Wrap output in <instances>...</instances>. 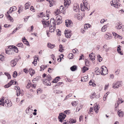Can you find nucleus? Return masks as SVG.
Masks as SVG:
<instances>
[{
    "instance_id": "obj_1",
    "label": "nucleus",
    "mask_w": 124,
    "mask_h": 124,
    "mask_svg": "<svg viewBox=\"0 0 124 124\" xmlns=\"http://www.w3.org/2000/svg\"><path fill=\"white\" fill-rule=\"evenodd\" d=\"M66 116L65 114L62 113H60L59 116L58 117V118L59 121L62 123Z\"/></svg>"
},
{
    "instance_id": "obj_2",
    "label": "nucleus",
    "mask_w": 124,
    "mask_h": 124,
    "mask_svg": "<svg viewBox=\"0 0 124 124\" xmlns=\"http://www.w3.org/2000/svg\"><path fill=\"white\" fill-rule=\"evenodd\" d=\"M83 3L84 7L85 8V9H86L88 10H90V7L89 6V4L88 3V1L86 0H83Z\"/></svg>"
},
{
    "instance_id": "obj_3",
    "label": "nucleus",
    "mask_w": 124,
    "mask_h": 124,
    "mask_svg": "<svg viewBox=\"0 0 124 124\" xmlns=\"http://www.w3.org/2000/svg\"><path fill=\"white\" fill-rule=\"evenodd\" d=\"M121 85V82L119 81L115 83H114L112 85V87L114 89L118 88L119 86H120Z\"/></svg>"
},
{
    "instance_id": "obj_4",
    "label": "nucleus",
    "mask_w": 124,
    "mask_h": 124,
    "mask_svg": "<svg viewBox=\"0 0 124 124\" xmlns=\"http://www.w3.org/2000/svg\"><path fill=\"white\" fill-rule=\"evenodd\" d=\"M18 60L17 58H15L12 60L10 62L11 65L12 67H14L16 65Z\"/></svg>"
},
{
    "instance_id": "obj_5",
    "label": "nucleus",
    "mask_w": 124,
    "mask_h": 124,
    "mask_svg": "<svg viewBox=\"0 0 124 124\" xmlns=\"http://www.w3.org/2000/svg\"><path fill=\"white\" fill-rule=\"evenodd\" d=\"M65 24L66 25L67 27H70L73 25V23L70 20H66Z\"/></svg>"
},
{
    "instance_id": "obj_6",
    "label": "nucleus",
    "mask_w": 124,
    "mask_h": 124,
    "mask_svg": "<svg viewBox=\"0 0 124 124\" xmlns=\"http://www.w3.org/2000/svg\"><path fill=\"white\" fill-rule=\"evenodd\" d=\"M65 36L67 38H70L71 35V31H68L65 30Z\"/></svg>"
},
{
    "instance_id": "obj_7",
    "label": "nucleus",
    "mask_w": 124,
    "mask_h": 124,
    "mask_svg": "<svg viewBox=\"0 0 124 124\" xmlns=\"http://www.w3.org/2000/svg\"><path fill=\"white\" fill-rule=\"evenodd\" d=\"M51 26L49 27L50 31L51 32H54V31L55 30V24H54V25L51 24Z\"/></svg>"
},
{
    "instance_id": "obj_8",
    "label": "nucleus",
    "mask_w": 124,
    "mask_h": 124,
    "mask_svg": "<svg viewBox=\"0 0 124 124\" xmlns=\"http://www.w3.org/2000/svg\"><path fill=\"white\" fill-rule=\"evenodd\" d=\"M43 82L45 85H51V83L46 81V79H44L43 80Z\"/></svg>"
},
{
    "instance_id": "obj_9",
    "label": "nucleus",
    "mask_w": 124,
    "mask_h": 124,
    "mask_svg": "<svg viewBox=\"0 0 124 124\" xmlns=\"http://www.w3.org/2000/svg\"><path fill=\"white\" fill-rule=\"evenodd\" d=\"M22 40L24 43L27 46H29L28 42L27 40L25 37H24L23 38H22Z\"/></svg>"
},
{
    "instance_id": "obj_10",
    "label": "nucleus",
    "mask_w": 124,
    "mask_h": 124,
    "mask_svg": "<svg viewBox=\"0 0 124 124\" xmlns=\"http://www.w3.org/2000/svg\"><path fill=\"white\" fill-rule=\"evenodd\" d=\"M106 69V70H107V72H108V69H107V68L105 66H102V67L101 68L102 70H101V74L102 75H105L106 74H107V73H104L103 72V71H104V67Z\"/></svg>"
},
{
    "instance_id": "obj_11",
    "label": "nucleus",
    "mask_w": 124,
    "mask_h": 124,
    "mask_svg": "<svg viewBox=\"0 0 124 124\" xmlns=\"http://www.w3.org/2000/svg\"><path fill=\"white\" fill-rule=\"evenodd\" d=\"M71 1L70 0H64V4L65 6L66 7L67 5H69V3H70Z\"/></svg>"
},
{
    "instance_id": "obj_12",
    "label": "nucleus",
    "mask_w": 124,
    "mask_h": 124,
    "mask_svg": "<svg viewBox=\"0 0 124 124\" xmlns=\"http://www.w3.org/2000/svg\"><path fill=\"white\" fill-rule=\"evenodd\" d=\"M17 9L16 8L15 6L11 8H10L9 12L10 13H11L13 11L16 10Z\"/></svg>"
},
{
    "instance_id": "obj_13",
    "label": "nucleus",
    "mask_w": 124,
    "mask_h": 124,
    "mask_svg": "<svg viewBox=\"0 0 124 124\" xmlns=\"http://www.w3.org/2000/svg\"><path fill=\"white\" fill-rule=\"evenodd\" d=\"M77 69V66L76 65H74L70 68V70L72 71H75Z\"/></svg>"
},
{
    "instance_id": "obj_14",
    "label": "nucleus",
    "mask_w": 124,
    "mask_h": 124,
    "mask_svg": "<svg viewBox=\"0 0 124 124\" xmlns=\"http://www.w3.org/2000/svg\"><path fill=\"white\" fill-rule=\"evenodd\" d=\"M29 73L31 75V76H32L35 73V71L34 70L32 69V68H30L29 69Z\"/></svg>"
},
{
    "instance_id": "obj_15",
    "label": "nucleus",
    "mask_w": 124,
    "mask_h": 124,
    "mask_svg": "<svg viewBox=\"0 0 124 124\" xmlns=\"http://www.w3.org/2000/svg\"><path fill=\"white\" fill-rule=\"evenodd\" d=\"M117 113L120 117H122L123 116V111H121L120 110H118Z\"/></svg>"
},
{
    "instance_id": "obj_16",
    "label": "nucleus",
    "mask_w": 124,
    "mask_h": 124,
    "mask_svg": "<svg viewBox=\"0 0 124 124\" xmlns=\"http://www.w3.org/2000/svg\"><path fill=\"white\" fill-rule=\"evenodd\" d=\"M4 97H3L2 98L0 99V105H2L3 106H4Z\"/></svg>"
},
{
    "instance_id": "obj_17",
    "label": "nucleus",
    "mask_w": 124,
    "mask_h": 124,
    "mask_svg": "<svg viewBox=\"0 0 124 124\" xmlns=\"http://www.w3.org/2000/svg\"><path fill=\"white\" fill-rule=\"evenodd\" d=\"M47 46L48 47L51 49H53L54 47H55V45L49 43H48Z\"/></svg>"
},
{
    "instance_id": "obj_18",
    "label": "nucleus",
    "mask_w": 124,
    "mask_h": 124,
    "mask_svg": "<svg viewBox=\"0 0 124 124\" xmlns=\"http://www.w3.org/2000/svg\"><path fill=\"white\" fill-rule=\"evenodd\" d=\"M121 47V46L120 45H118L117 46V51L118 52V53H119V54H120L121 55H123V53L121 52V49L120 48Z\"/></svg>"
},
{
    "instance_id": "obj_19",
    "label": "nucleus",
    "mask_w": 124,
    "mask_h": 124,
    "mask_svg": "<svg viewBox=\"0 0 124 124\" xmlns=\"http://www.w3.org/2000/svg\"><path fill=\"white\" fill-rule=\"evenodd\" d=\"M99 108V107L98 108V106L97 105H96L95 106V107H94V110H95L96 113H97L98 112Z\"/></svg>"
},
{
    "instance_id": "obj_20",
    "label": "nucleus",
    "mask_w": 124,
    "mask_h": 124,
    "mask_svg": "<svg viewBox=\"0 0 124 124\" xmlns=\"http://www.w3.org/2000/svg\"><path fill=\"white\" fill-rule=\"evenodd\" d=\"M85 64L86 66H87L89 67L90 65V62L88 60L86 59H85Z\"/></svg>"
},
{
    "instance_id": "obj_21",
    "label": "nucleus",
    "mask_w": 124,
    "mask_h": 124,
    "mask_svg": "<svg viewBox=\"0 0 124 124\" xmlns=\"http://www.w3.org/2000/svg\"><path fill=\"white\" fill-rule=\"evenodd\" d=\"M47 78L46 79V81H47L48 82H50V81L51 80L52 78L51 77L50 75L48 74L46 77Z\"/></svg>"
},
{
    "instance_id": "obj_22",
    "label": "nucleus",
    "mask_w": 124,
    "mask_h": 124,
    "mask_svg": "<svg viewBox=\"0 0 124 124\" xmlns=\"http://www.w3.org/2000/svg\"><path fill=\"white\" fill-rule=\"evenodd\" d=\"M121 24H119L118 23H117L116 24V28L118 29H119L121 28L122 26H121Z\"/></svg>"
},
{
    "instance_id": "obj_23",
    "label": "nucleus",
    "mask_w": 124,
    "mask_h": 124,
    "mask_svg": "<svg viewBox=\"0 0 124 124\" xmlns=\"http://www.w3.org/2000/svg\"><path fill=\"white\" fill-rule=\"evenodd\" d=\"M92 56V53L89 54V57L90 59H91L92 61H93L95 60V55H94V56Z\"/></svg>"
},
{
    "instance_id": "obj_24",
    "label": "nucleus",
    "mask_w": 124,
    "mask_h": 124,
    "mask_svg": "<svg viewBox=\"0 0 124 124\" xmlns=\"http://www.w3.org/2000/svg\"><path fill=\"white\" fill-rule=\"evenodd\" d=\"M70 121L68 122V123H71V124H73L76 123V119H73L70 118Z\"/></svg>"
},
{
    "instance_id": "obj_25",
    "label": "nucleus",
    "mask_w": 124,
    "mask_h": 124,
    "mask_svg": "<svg viewBox=\"0 0 124 124\" xmlns=\"http://www.w3.org/2000/svg\"><path fill=\"white\" fill-rule=\"evenodd\" d=\"M54 93L57 94H60L61 93H62V91H60L59 90H57L56 89H54L53 90Z\"/></svg>"
},
{
    "instance_id": "obj_26",
    "label": "nucleus",
    "mask_w": 124,
    "mask_h": 124,
    "mask_svg": "<svg viewBox=\"0 0 124 124\" xmlns=\"http://www.w3.org/2000/svg\"><path fill=\"white\" fill-rule=\"evenodd\" d=\"M8 49H6L5 50L6 53L7 54H12V53H11V50Z\"/></svg>"
},
{
    "instance_id": "obj_27",
    "label": "nucleus",
    "mask_w": 124,
    "mask_h": 124,
    "mask_svg": "<svg viewBox=\"0 0 124 124\" xmlns=\"http://www.w3.org/2000/svg\"><path fill=\"white\" fill-rule=\"evenodd\" d=\"M54 19L53 18H51L50 20V24H52V25H54V24H55L54 23Z\"/></svg>"
},
{
    "instance_id": "obj_28",
    "label": "nucleus",
    "mask_w": 124,
    "mask_h": 124,
    "mask_svg": "<svg viewBox=\"0 0 124 124\" xmlns=\"http://www.w3.org/2000/svg\"><path fill=\"white\" fill-rule=\"evenodd\" d=\"M63 46L62 45L60 44L59 45V51L62 52H63Z\"/></svg>"
},
{
    "instance_id": "obj_29",
    "label": "nucleus",
    "mask_w": 124,
    "mask_h": 124,
    "mask_svg": "<svg viewBox=\"0 0 124 124\" xmlns=\"http://www.w3.org/2000/svg\"><path fill=\"white\" fill-rule=\"evenodd\" d=\"M107 27V26L106 25H104L102 28L101 30L102 31L104 32L106 30V28Z\"/></svg>"
},
{
    "instance_id": "obj_30",
    "label": "nucleus",
    "mask_w": 124,
    "mask_h": 124,
    "mask_svg": "<svg viewBox=\"0 0 124 124\" xmlns=\"http://www.w3.org/2000/svg\"><path fill=\"white\" fill-rule=\"evenodd\" d=\"M65 9L63 7V6H61L60 7L59 10L60 11V12H62V11H64Z\"/></svg>"
},
{
    "instance_id": "obj_31",
    "label": "nucleus",
    "mask_w": 124,
    "mask_h": 124,
    "mask_svg": "<svg viewBox=\"0 0 124 124\" xmlns=\"http://www.w3.org/2000/svg\"><path fill=\"white\" fill-rule=\"evenodd\" d=\"M96 93L94 92L93 93H92L91 95L90 96V98L92 99H93L95 97Z\"/></svg>"
},
{
    "instance_id": "obj_32",
    "label": "nucleus",
    "mask_w": 124,
    "mask_h": 124,
    "mask_svg": "<svg viewBox=\"0 0 124 124\" xmlns=\"http://www.w3.org/2000/svg\"><path fill=\"white\" fill-rule=\"evenodd\" d=\"M15 51L16 53H18V50L16 46H15V47H14L12 51Z\"/></svg>"
},
{
    "instance_id": "obj_33",
    "label": "nucleus",
    "mask_w": 124,
    "mask_h": 124,
    "mask_svg": "<svg viewBox=\"0 0 124 124\" xmlns=\"http://www.w3.org/2000/svg\"><path fill=\"white\" fill-rule=\"evenodd\" d=\"M97 57L98 59L99 62H101L102 60V58L99 54H98V55L97 56Z\"/></svg>"
},
{
    "instance_id": "obj_34",
    "label": "nucleus",
    "mask_w": 124,
    "mask_h": 124,
    "mask_svg": "<svg viewBox=\"0 0 124 124\" xmlns=\"http://www.w3.org/2000/svg\"><path fill=\"white\" fill-rule=\"evenodd\" d=\"M16 46L18 47H21L22 48H23L24 47V46L23 45V44L22 43H18Z\"/></svg>"
},
{
    "instance_id": "obj_35",
    "label": "nucleus",
    "mask_w": 124,
    "mask_h": 124,
    "mask_svg": "<svg viewBox=\"0 0 124 124\" xmlns=\"http://www.w3.org/2000/svg\"><path fill=\"white\" fill-rule=\"evenodd\" d=\"M40 78V76H37L35 78H34L33 79V81H37Z\"/></svg>"
},
{
    "instance_id": "obj_36",
    "label": "nucleus",
    "mask_w": 124,
    "mask_h": 124,
    "mask_svg": "<svg viewBox=\"0 0 124 124\" xmlns=\"http://www.w3.org/2000/svg\"><path fill=\"white\" fill-rule=\"evenodd\" d=\"M25 9L26 10L29 7L30 5L28 3H27L25 4Z\"/></svg>"
},
{
    "instance_id": "obj_37",
    "label": "nucleus",
    "mask_w": 124,
    "mask_h": 124,
    "mask_svg": "<svg viewBox=\"0 0 124 124\" xmlns=\"http://www.w3.org/2000/svg\"><path fill=\"white\" fill-rule=\"evenodd\" d=\"M21 28V27H20L19 26L18 27H17L12 32V34H14L15 32H16L17 30Z\"/></svg>"
},
{
    "instance_id": "obj_38",
    "label": "nucleus",
    "mask_w": 124,
    "mask_h": 124,
    "mask_svg": "<svg viewBox=\"0 0 124 124\" xmlns=\"http://www.w3.org/2000/svg\"><path fill=\"white\" fill-rule=\"evenodd\" d=\"M14 47H15V46L13 45L9 46H8V50H11V51H12L13 50V48Z\"/></svg>"
},
{
    "instance_id": "obj_39",
    "label": "nucleus",
    "mask_w": 124,
    "mask_h": 124,
    "mask_svg": "<svg viewBox=\"0 0 124 124\" xmlns=\"http://www.w3.org/2000/svg\"><path fill=\"white\" fill-rule=\"evenodd\" d=\"M5 105L7 107H9L11 106L12 105V103L11 102H10L9 103H7V104H5Z\"/></svg>"
},
{
    "instance_id": "obj_40",
    "label": "nucleus",
    "mask_w": 124,
    "mask_h": 124,
    "mask_svg": "<svg viewBox=\"0 0 124 124\" xmlns=\"http://www.w3.org/2000/svg\"><path fill=\"white\" fill-rule=\"evenodd\" d=\"M110 3L111 6H113L115 7L116 8V6H115V5H117V4H116L115 3H114L113 1H112L110 2Z\"/></svg>"
},
{
    "instance_id": "obj_41",
    "label": "nucleus",
    "mask_w": 124,
    "mask_h": 124,
    "mask_svg": "<svg viewBox=\"0 0 124 124\" xmlns=\"http://www.w3.org/2000/svg\"><path fill=\"white\" fill-rule=\"evenodd\" d=\"M57 24L58 25L60 24V23H62V20H60V18H58V19L57 20Z\"/></svg>"
},
{
    "instance_id": "obj_42",
    "label": "nucleus",
    "mask_w": 124,
    "mask_h": 124,
    "mask_svg": "<svg viewBox=\"0 0 124 124\" xmlns=\"http://www.w3.org/2000/svg\"><path fill=\"white\" fill-rule=\"evenodd\" d=\"M30 109V108H27L26 110V113L28 115L30 114L29 110Z\"/></svg>"
},
{
    "instance_id": "obj_43",
    "label": "nucleus",
    "mask_w": 124,
    "mask_h": 124,
    "mask_svg": "<svg viewBox=\"0 0 124 124\" xmlns=\"http://www.w3.org/2000/svg\"><path fill=\"white\" fill-rule=\"evenodd\" d=\"M90 25L89 24H85V25H84V27L85 28V29L86 27V29H87L88 28H89L90 27Z\"/></svg>"
},
{
    "instance_id": "obj_44",
    "label": "nucleus",
    "mask_w": 124,
    "mask_h": 124,
    "mask_svg": "<svg viewBox=\"0 0 124 124\" xmlns=\"http://www.w3.org/2000/svg\"><path fill=\"white\" fill-rule=\"evenodd\" d=\"M48 69L47 72L49 73H51L54 70L53 69H51L50 68H49Z\"/></svg>"
},
{
    "instance_id": "obj_45",
    "label": "nucleus",
    "mask_w": 124,
    "mask_h": 124,
    "mask_svg": "<svg viewBox=\"0 0 124 124\" xmlns=\"http://www.w3.org/2000/svg\"><path fill=\"white\" fill-rule=\"evenodd\" d=\"M57 31H58V32H57V35H58V36H61V31L59 29H57Z\"/></svg>"
},
{
    "instance_id": "obj_46",
    "label": "nucleus",
    "mask_w": 124,
    "mask_h": 124,
    "mask_svg": "<svg viewBox=\"0 0 124 124\" xmlns=\"http://www.w3.org/2000/svg\"><path fill=\"white\" fill-rule=\"evenodd\" d=\"M10 85L9 83H8L6 85H5L4 86V87L5 88H8L10 86Z\"/></svg>"
},
{
    "instance_id": "obj_47",
    "label": "nucleus",
    "mask_w": 124,
    "mask_h": 124,
    "mask_svg": "<svg viewBox=\"0 0 124 124\" xmlns=\"http://www.w3.org/2000/svg\"><path fill=\"white\" fill-rule=\"evenodd\" d=\"M49 21H46V22L45 23V27H46V26L48 27L49 25Z\"/></svg>"
},
{
    "instance_id": "obj_48",
    "label": "nucleus",
    "mask_w": 124,
    "mask_h": 124,
    "mask_svg": "<svg viewBox=\"0 0 124 124\" xmlns=\"http://www.w3.org/2000/svg\"><path fill=\"white\" fill-rule=\"evenodd\" d=\"M95 72L97 75L100 74V73H101L100 70L99 69H98L96 70L95 71Z\"/></svg>"
},
{
    "instance_id": "obj_49",
    "label": "nucleus",
    "mask_w": 124,
    "mask_h": 124,
    "mask_svg": "<svg viewBox=\"0 0 124 124\" xmlns=\"http://www.w3.org/2000/svg\"><path fill=\"white\" fill-rule=\"evenodd\" d=\"M83 73H84L86 71V67L85 66H84L83 67Z\"/></svg>"
},
{
    "instance_id": "obj_50",
    "label": "nucleus",
    "mask_w": 124,
    "mask_h": 124,
    "mask_svg": "<svg viewBox=\"0 0 124 124\" xmlns=\"http://www.w3.org/2000/svg\"><path fill=\"white\" fill-rule=\"evenodd\" d=\"M76 101H74L72 102L71 104H72L73 106H76Z\"/></svg>"
},
{
    "instance_id": "obj_51",
    "label": "nucleus",
    "mask_w": 124,
    "mask_h": 124,
    "mask_svg": "<svg viewBox=\"0 0 124 124\" xmlns=\"http://www.w3.org/2000/svg\"><path fill=\"white\" fill-rule=\"evenodd\" d=\"M70 110H65L64 111V113H65L66 114L68 115H69L70 113V112H69V111H70Z\"/></svg>"
},
{
    "instance_id": "obj_52",
    "label": "nucleus",
    "mask_w": 124,
    "mask_h": 124,
    "mask_svg": "<svg viewBox=\"0 0 124 124\" xmlns=\"http://www.w3.org/2000/svg\"><path fill=\"white\" fill-rule=\"evenodd\" d=\"M44 65H42L40 66V68L41 69V71H43L44 70Z\"/></svg>"
},
{
    "instance_id": "obj_53",
    "label": "nucleus",
    "mask_w": 124,
    "mask_h": 124,
    "mask_svg": "<svg viewBox=\"0 0 124 124\" xmlns=\"http://www.w3.org/2000/svg\"><path fill=\"white\" fill-rule=\"evenodd\" d=\"M83 78L84 80V81L85 82L87 80V78H88V77L86 76H85L84 77H83Z\"/></svg>"
},
{
    "instance_id": "obj_54",
    "label": "nucleus",
    "mask_w": 124,
    "mask_h": 124,
    "mask_svg": "<svg viewBox=\"0 0 124 124\" xmlns=\"http://www.w3.org/2000/svg\"><path fill=\"white\" fill-rule=\"evenodd\" d=\"M32 63L33 64L35 65L37 64V60L35 59H34L33 60V62H32Z\"/></svg>"
},
{
    "instance_id": "obj_55",
    "label": "nucleus",
    "mask_w": 124,
    "mask_h": 124,
    "mask_svg": "<svg viewBox=\"0 0 124 124\" xmlns=\"http://www.w3.org/2000/svg\"><path fill=\"white\" fill-rule=\"evenodd\" d=\"M14 81L13 80H11L8 83H9L10 85L11 86L14 83Z\"/></svg>"
},
{
    "instance_id": "obj_56",
    "label": "nucleus",
    "mask_w": 124,
    "mask_h": 124,
    "mask_svg": "<svg viewBox=\"0 0 124 124\" xmlns=\"http://www.w3.org/2000/svg\"><path fill=\"white\" fill-rule=\"evenodd\" d=\"M62 83H63L62 82H60L58 83H57V84L55 85V86L56 87V86H58L59 85H60Z\"/></svg>"
},
{
    "instance_id": "obj_57",
    "label": "nucleus",
    "mask_w": 124,
    "mask_h": 124,
    "mask_svg": "<svg viewBox=\"0 0 124 124\" xmlns=\"http://www.w3.org/2000/svg\"><path fill=\"white\" fill-rule=\"evenodd\" d=\"M23 71L24 72H25V73H28V70H27L26 68L23 69Z\"/></svg>"
},
{
    "instance_id": "obj_58",
    "label": "nucleus",
    "mask_w": 124,
    "mask_h": 124,
    "mask_svg": "<svg viewBox=\"0 0 124 124\" xmlns=\"http://www.w3.org/2000/svg\"><path fill=\"white\" fill-rule=\"evenodd\" d=\"M7 18L12 22H13V19L12 17H10V18L9 17L8 18Z\"/></svg>"
},
{
    "instance_id": "obj_59",
    "label": "nucleus",
    "mask_w": 124,
    "mask_h": 124,
    "mask_svg": "<svg viewBox=\"0 0 124 124\" xmlns=\"http://www.w3.org/2000/svg\"><path fill=\"white\" fill-rule=\"evenodd\" d=\"M43 12H41L40 13V14L41 15V16L42 15V19L44 20V18H43V17H45V15L43 14Z\"/></svg>"
},
{
    "instance_id": "obj_60",
    "label": "nucleus",
    "mask_w": 124,
    "mask_h": 124,
    "mask_svg": "<svg viewBox=\"0 0 124 124\" xmlns=\"http://www.w3.org/2000/svg\"><path fill=\"white\" fill-rule=\"evenodd\" d=\"M55 79L58 82L59 80V79H61V78L59 76H57L56 77Z\"/></svg>"
},
{
    "instance_id": "obj_61",
    "label": "nucleus",
    "mask_w": 124,
    "mask_h": 124,
    "mask_svg": "<svg viewBox=\"0 0 124 124\" xmlns=\"http://www.w3.org/2000/svg\"><path fill=\"white\" fill-rule=\"evenodd\" d=\"M41 22H42V23L43 24H44V27H45V23H46V21H44L43 20H42Z\"/></svg>"
},
{
    "instance_id": "obj_62",
    "label": "nucleus",
    "mask_w": 124,
    "mask_h": 124,
    "mask_svg": "<svg viewBox=\"0 0 124 124\" xmlns=\"http://www.w3.org/2000/svg\"><path fill=\"white\" fill-rule=\"evenodd\" d=\"M45 97V96L44 95H41L40 96L41 98L42 99H44Z\"/></svg>"
},
{
    "instance_id": "obj_63",
    "label": "nucleus",
    "mask_w": 124,
    "mask_h": 124,
    "mask_svg": "<svg viewBox=\"0 0 124 124\" xmlns=\"http://www.w3.org/2000/svg\"><path fill=\"white\" fill-rule=\"evenodd\" d=\"M112 33L113 35L115 36V38H116V36H117V34L115 32H113Z\"/></svg>"
},
{
    "instance_id": "obj_64",
    "label": "nucleus",
    "mask_w": 124,
    "mask_h": 124,
    "mask_svg": "<svg viewBox=\"0 0 124 124\" xmlns=\"http://www.w3.org/2000/svg\"><path fill=\"white\" fill-rule=\"evenodd\" d=\"M106 21L104 20V19H102L100 21V23H104V22Z\"/></svg>"
}]
</instances>
